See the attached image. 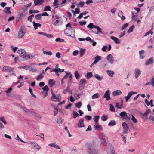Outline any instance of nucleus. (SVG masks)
<instances>
[{
  "label": "nucleus",
  "instance_id": "2f4dec72",
  "mask_svg": "<svg viewBox=\"0 0 154 154\" xmlns=\"http://www.w3.org/2000/svg\"><path fill=\"white\" fill-rule=\"evenodd\" d=\"M57 122L58 124H61L63 123L62 118L60 117H58L56 119Z\"/></svg>",
  "mask_w": 154,
  "mask_h": 154
},
{
  "label": "nucleus",
  "instance_id": "c03bdc74",
  "mask_svg": "<svg viewBox=\"0 0 154 154\" xmlns=\"http://www.w3.org/2000/svg\"><path fill=\"white\" fill-rule=\"evenodd\" d=\"M9 72H10L13 75L15 76L16 75V74L15 73L14 69L13 67H11Z\"/></svg>",
  "mask_w": 154,
  "mask_h": 154
},
{
  "label": "nucleus",
  "instance_id": "ea45409f",
  "mask_svg": "<svg viewBox=\"0 0 154 154\" xmlns=\"http://www.w3.org/2000/svg\"><path fill=\"white\" fill-rule=\"evenodd\" d=\"M134 27L135 26L134 25L130 27L129 29L127 31V33H129L131 32H132L133 31V29Z\"/></svg>",
  "mask_w": 154,
  "mask_h": 154
},
{
  "label": "nucleus",
  "instance_id": "4c0bfd02",
  "mask_svg": "<svg viewBox=\"0 0 154 154\" xmlns=\"http://www.w3.org/2000/svg\"><path fill=\"white\" fill-rule=\"evenodd\" d=\"M107 137L105 134L102 133H101L100 134L99 138L100 140L102 139L103 138H104Z\"/></svg>",
  "mask_w": 154,
  "mask_h": 154
},
{
  "label": "nucleus",
  "instance_id": "338daca9",
  "mask_svg": "<svg viewBox=\"0 0 154 154\" xmlns=\"http://www.w3.org/2000/svg\"><path fill=\"white\" fill-rule=\"evenodd\" d=\"M82 104V102H79L76 103V106L77 107L80 108L81 107Z\"/></svg>",
  "mask_w": 154,
  "mask_h": 154
},
{
  "label": "nucleus",
  "instance_id": "774afa93",
  "mask_svg": "<svg viewBox=\"0 0 154 154\" xmlns=\"http://www.w3.org/2000/svg\"><path fill=\"white\" fill-rule=\"evenodd\" d=\"M132 118L131 120L135 123H136L137 122V119L135 118V117L133 115H131Z\"/></svg>",
  "mask_w": 154,
  "mask_h": 154
},
{
  "label": "nucleus",
  "instance_id": "09e8293b",
  "mask_svg": "<svg viewBox=\"0 0 154 154\" xmlns=\"http://www.w3.org/2000/svg\"><path fill=\"white\" fill-rule=\"evenodd\" d=\"M44 11H51V8L49 6H45L44 9Z\"/></svg>",
  "mask_w": 154,
  "mask_h": 154
},
{
  "label": "nucleus",
  "instance_id": "0eeeda50",
  "mask_svg": "<svg viewBox=\"0 0 154 154\" xmlns=\"http://www.w3.org/2000/svg\"><path fill=\"white\" fill-rule=\"evenodd\" d=\"M29 143L34 147V149L36 151H38L42 149V147L39 145L35 141H29Z\"/></svg>",
  "mask_w": 154,
  "mask_h": 154
},
{
  "label": "nucleus",
  "instance_id": "aec40b11",
  "mask_svg": "<svg viewBox=\"0 0 154 154\" xmlns=\"http://www.w3.org/2000/svg\"><path fill=\"white\" fill-rule=\"evenodd\" d=\"M94 128L95 130L100 131L102 130V126L99 124L98 123H95L94 125Z\"/></svg>",
  "mask_w": 154,
  "mask_h": 154
},
{
  "label": "nucleus",
  "instance_id": "2eb2a0df",
  "mask_svg": "<svg viewBox=\"0 0 154 154\" xmlns=\"http://www.w3.org/2000/svg\"><path fill=\"white\" fill-rule=\"evenodd\" d=\"M119 115L122 118L125 119H130L129 118L128 115H127V114L126 112L125 111H123L121 112L120 114Z\"/></svg>",
  "mask_w": 154,
  "mask_h": 154
},
{
  "label": "nucleus",
  "instance_id": "58836bf2",
  "mask_svg": "<svg viewBox=\"0 0 154 154\" xmlns=\"http://www.w3.org/2000/svg\"><path fill=\"white\" fill-rule=\"evenodd\" d=\"M101 119L103 121H105L108 119V116L106 114L103 115L101 117Z\"/></svg>",
  "mask_w": 154,
  "mask_h": 154
},
{
  "label": "nucleus",
  "instance_id": "864d4df0",
  "mask_svg": "<svg viewBox=\"0 0 154 154\" xmlns=\"http://www.w3.org/2000/svg\"><path fill=\"white\" fill-rule=\"evenodd\" d=\"M70 89L69 86L68 85L66 88L65 90H64L63 91V93L64 94H65L68 92L70 91Z\"/></svg>",
  "mask_w": 154,
  "mask_h": 154
},
{
  "label": "nucleus",
  "instance_id": "412c9836",
  "mask_svg": "<svg viewBox=\"0 0 154 154\" xmlns=\"http://www.w3.org/2000/svg\"><path fill=\"white\" fill-rule=\"evenodd\" d=\"M110 38L112 39L113 40V41L116 44H119L120 43V40L118 39L117 37L113 36H112L110 37Z\"/></svg>",
  "mask_w": 154,
  "mask_h": 154
},
{
  "label": "nucleus",
  "instance_id": "7ed1b4c3",
  "mask_svg": "<svg viewBox=\"0 0 154 154\" xmlns=\"http://www.w3.org/2000/svg\"><path fill=\"white\" fill-rule=\"evenodd\" d=\"M27 9L26 7H23L19 11V14L16 18L17 21H19L23 19L26 15L27 13Z\"/></svg>",
  "mask_w": 154,
  "mask_h": 154
},
{
  "label": "nucleus",
  "instance_id": "680f3d73",
  "mask_svg": "<svg viewBox=\"0 0 154 154\" xmlns=\"http://www.w3.org/2000/svg\"><path fill=\"white\" fill-rule=\"evenodd\" d=\"M51 72H55V74L57 76H59L60 75L58 73V72L57 70V69H53L52 70H51Z\"/></svg>",
  "mask_w": 154,
  "mask_h": 154
},
{
  "label": "nucleus",
  "instance_id": "dca6fc26",
  "mask_svg": "<svg viewBox=\"0 0 154 154\" xmlns=\"http://www.w3.org/2000/svg\"><path fill=\"white\" fill-rule=\"evenodd\" d=\"M84 120L82 119H80L79 121L78 124V126L79 128L84 127L85 126V125L84 123Z\"/></svg>",
  "mask_w": 154,
  "mask_h": 154
},
{
  "label": "nucleus",
  "instance_id": "ddd939ff",
  "mask_svg": "<svg viewBox=\"0 0 154 154\" xmlns=\"http://www.w3.org/2000/svg\"><path fill=\"white\" fill-rule=\"evenodd\" d=\"M141 71L139 69L136 68L134 69L135 77L136 78H137L141 74Z\"/></svg>",
  "mask_w": 154,
  "mask_h": 154
},
{
  "label": "nucleus",
  "instance_id": "1a4fd4ad",
  "mask_svg": "<svg viewBox=\"0 0 154 154\" xmlns=\"http://www.w3.org/2000/svg\"><path fill=\"white\" fill-rule=\"evenodd\" d=\"M106 59L108 62L111 65H112L114 64V58L111 54H109L107 56Z\"/></svg>",
  "mask_w": 154,
  "mask_h": 154
},
{
  "label": "nucleus",
  "instance_id": "13d9d810",
  "mask_svg": "<svg viewBox=\"0 0 154 154\" xmlns=\"http://www.w3.org/2000/svg\"><path fill=\"white\" fill-rule=\"evenodd\" d=\"M110 108L109 110L112 112H114L115 111V109L114 106L112 104H110Z\"/></svg>",
  "mask_w": 154,
  "mask_h": 154
},
{
  "label": "nucleus",
  "instance_id": "39448f33",
  "mask_svg": "<svg viewBox=\"0 0 154 154\" xmlns=\"http://www.w3.org/2000/svg\"><path fill=\"white\" fill-rule=\"evenodd\" d=\"M52 96L51 97V100L54 102H59L61 99V97L59 94H55L52 93Z\"/></svg>",
  "mask_w": 154,
  "mask_h": 154
},
{
  "label": "nucleus",
  "instance_id": "6e6552de",
  "mask_svg": "<svg viewBox=\"0 0 154 154\" xmlns=\"http://www.w3.org/2000/svg\"><path fill=\"white\" fill-rule=\"evenodd\" d=\"M87 83V81L85 79H82L80 80L79 82V88L80 89H83Z\"/></svg>",
  "mask_w": 154,
  "mask_h": 154
},
{
  "label": "nucleus",
  "instance_id": "72a5a7b5",
  "mask_svg": "<svg viewBox=\"0 0 154 154\" xmlns=\"http://www.w3.org/2000/svg\"><path fill=\"white\" fill-rule=\"evenodd\" d=\"M58 2V0H54L53 2V5L55 8H57L59 7L60 5Z\"/></svg>",
  "mask_w": 154,
  "mask_h": 154
},
{
  "label": "nucleus",
  "instance_id": "37998d69",
  "mask_svg": "<svg viewBox=\"0 0 154 154\" xmlns=\"http://www.w3.org/2000/svg\"><path fill=\"white\" fill-rule=\"evenodd\" d=\"M99 116H94L93 118L94 121L95 122V123H98L99 119Z\"/></svg>",
  "mask_w": 154,
  "mask_h": 154
},
{
  "label": "nucleus",
  "instance_id": "5fc2aeb1",
  "mask_svg": "<svg viewBox=\"0 0 154 154\" xmlns=\"http://www.w3.org/2000/svg\"><path fill=\"white\" fill-rule=\"evenodd\" d=\"M85 49H81L79 53L80 56L82 57L84 54L85 53Z\"/></svg>",
  "mask_w": 154,
  "mask_h": 154
},
{
  "label": "nucleus",
  "instance_id": "6e6d98bb",
  "mask_svg": "<svg viewBox=\"0 0 154 154\" xmlns=\"http://www.w3.org/2000/svg\"><path fill=\"white\" fill-rule=\"evenodd\" d=\"M0 121L2 122L5 125H6L7 124V122L4 117H0Z\"/></svg>",
  "mask_w": 154,
  "mask_h": 154
},
{
  "label": "nucleus",
  "instance_id": "423d86ee",
  "mask_svg": "<svg viewBox=\"0 0 154 154\" xmlns=\"http://www.w3.org/2000/svg\"><path fill=\"white\" fill-rule=\"evenodd\" d=\"M74 28L72 26H70L69 28H66L64 31V33L69 36H71V34L74 33Z\"/></svg>",
  "mask_w": 154,
  "mask_h": 154
},
{
  "label": "nucleus",
  "instance_id": "b1692460",
  "mask_svg": "<svg viewBox=\"0 0 154 154\" xmlns=\"http://www.w3.org/2000/svg\"><path fill=\"white\" fill-rule=\"evenodd\" d=\"M33 26H34V29L35 30L37 29H38V27H41V25L38 23H36L35 21H33Z\"/></svg>",
  "mask_w": 154,
  "mask_h": 154
},
{
  "label": "nucleus",
  "instance_id": "f03ea898",
  "mask_svg": "<svg viewBox=\"0 0 154 154\" xmlns=\"http://www.w3.org/2000/svg\"><path fill=\"white\" fill-rule=\"evenodd\" d=\"M86 149L89 154H96L94 146L90 143H86L85 144Z\"/></svg>",
  "mask_w": 154,
  "mask_h": 154
},
{
  "label": "nucleus",
  "instance_id": "9d476101",
  "mask_svg": "<svg viewBox=\"0 0 154 154\" xmlns=\"http://www.w3.org/2000/svg\"><path fill=\"white\" fill-rule=\"evenodd\" d=\"M23 67V69L25 70H29V71H32L33 72H35L37 71L35 68L32 66L26 65L24 66V67Z\"/></svg>",
  "mask_w": 154,
  "mask_h": 154
},
{
  "label": "nucleus",
  "instance_id": "a18cd8bd",
  "mask_svg": "<svg viewBox=\"0 0 154 154\" xmlns=\"http://www.w3.org/2000/svg\"><path fill=\"white\" fill-rule=\"evenodd\" d=\"M93 76V75L92 72H89L87 73L86 75V77L87 79L91 78Z\"/></svg>",
  "mask_w": 154,
  "mask_h": 154
},
{
  "label": "nucleus",
  "instance_id": "69168bd1",
  "mask_svg": "<svg viewBox=\"0 0 154 154\" xmlns=\"http://www.w3.org/2000/svg\"><path fill=\"white\" fill-rule=\"evenodd\" d=\"M74 74L76 79H77L79 78L80 75L77 71L75 72Z\"/></svg>",
  "mask_w": 154,
  "mask_h": 154
},
{
  "label": "nucleus",
  "instance_id": "4468645a",
  "mask_svg": "<svg viewBox=\"0 0 154 154\" xmlns=\"http://www.w3.org/2000/svg\"><path fill=\"white\" fill-rule=\"evenodd\" d=\"M122 125L123 126V128L124 129L123 133L124 134L127 133V131L129 128L127 124L125 122H124L122 124Z\"/></svg>",
  "mask_w": 154,
  "mask_h": 154
},
{
  "label": "nucleus",
  "instance_id": "49530a36",
  "mask_svg": "<svg viewBox=\"0 0 154 154\" xmlns=\"http://www.w3.org/2000/svg\"><path fill=\"white\" fill-rule=\"evenodd\" d=\"M116 121L114 120H111L108 124L109 126H113L116 125Z\"/></svg>",
  "mask_w": 154,
  "mask_h": 154
},
{
  "label": "nucleus",
  "instance_id": "9b49d317",
  "mask_svg": "<svg viewBox=\"0 0 154 154\" xmlns=\"http://www.w3.org/2000/svg\"><path fill=\"white\" fill-rule=\"evenodd\" d=\"M111 92L109 90H107L103 95V97L106 99L107 101L110 100Z\"/></svg>",
  "mask_w": 154,
  "mask_h": 154
},
{
  "label": "nucleus",
  "instance_id": "3c124183",
  "mask_svg": "<svg viewBox=\"0 0 154 154\" xmlns=\"http://www.w3.org/2000/svg\"><path fill=\"white\" fill-rule=\"evenodd\" d=\"M84 5V2L82 1H80L78 4L77 6L79 7H83Z\"/></svg>",
  "mask_w": 154,
  "mask_h": 154
},
{
  "label": "nucleus",
  "instance_id": "f8f14e48",
  "mask_svg": "<svg viewBox=\"0 0 154 154\" xmlns=\"http://www.w3.org/2000/svg\"><path fill=\"white\" fill-rule=\"evenodd\" d=\"M137 93V92L134 91H130L128 92V94L127 96H125L124 98L126 102H127L129 99L134 94H136Z\"/></svg>",
  "mask_w": 154,
  "mask_h": 154
},
{
  "label": "nucleus",
  "instance_id": "79ce46f5",
  "mask_svg": "<svg viewBox=\"0 0 154 154\" xmlns=\"http://www.w3.org/2000/svg\"><path fill=\"white\" fill-rule=\"evenodd\" d=\"M100 96V94L98 93H97L94 94L92 96V99H95L98 98Z\"/></svg>",
  "mask_w": 154,
  "mask_h": 154
},
{
  "label": "nucleus",
  "instance_id": "bb28decb",
  "mask_svg": "<svg viewBox=\"0 0 154 154\" xmlns=\"http://www.w3.org/2000/svg\"><path fill=\"white\" fill-rule=\"evenodd\" d=\"M95 28L97 29V31L95 33L97 34H103V32L102 31V29L100 28L99 26H97L95 27Z\"/></svg>",
  "mask_w": 154,
  "mask_h": 154
},
{
  "label": "nucleus",
  "instance_id": "c85d7f7f",
  "mask_svg": "<svg viewBox=\"0 0 154 154\" xmlns=\"http://www.w3.org/2000/svg\"><path fill=\"white\" fill-rule=\"evenodd\" d=\"M144 51L143 50H141L139 51V53L140 55V58L141 59H143L145 57L144 53Z\"/></svg>",
  "mask_w": 154,
  "mask_h": 154
},
{
  "label": "nucleus",
  "instance_id": "bf43d9fd",
  "mask_svg": "<svg viewBox=\"0 0 154 154\" xmlns=\"http://www.w3.org/2000/svg\"><path fill=\"white\" fill-rule=\"evenodd\" d=\"M39 12V11L38 10H30L29 13L30 14H32V13H38Z\"/></svg>",
  "mask_w": 154,
  "mask_h": 154
},
{
  "label": "nucleus",
  "instance_id": "393cba45",
  "mask_svg": "<svg viewBox=\"0 0 154 154\" xmlns=\"http://www.w3.org/2000/svg\"><path fill=\"white\" fill-rule=\"evenodd\" d=\"M153 63V58L152 57L147 60L145 63L146 65H148L150 64Z\"/></svg>",
  "mask_w": 154,
  "mask_h": 154
},
{
  "label": "nucleus",
  "instance_id": "5701e85b",
  "mask_svg": "<svg viewBox=\"0 0 154 154\" xmlns=\"http://www.w3.org/2000/svg\"><path fill=\"white\" fill-rule=\"evenodd\" d=\"M44 2L43 0H34V4L35 6L42 4Z\"/></svg>",
  "mask_w": 154,
  "mask_h": 154
},
{
  "label": "nucleus",
  "instance_id": "8fccbe9b",
  "mask_svg": "<svg viewBox=\"0 0 154 154\" xmlns=\"http://www.w3.org/2000/svg\"><path fill=\"white\" fill-rule=\"evenodd\" d=\"M100 140L102 142L104 143V145H105L107 144L108 140L107 137H106L104 138H103L102 139H101Z\"/></svg>",
  "mask_w": 154,
  "mask_h": 154
},
{
  "label": "nucleus",
  "instance_id": "e2e57ef3",
  "mask_svg": "<svg viewBox=\"0 0 154 154\" xmlns=\"http://www.w3.org/2000/svg\"><path fill=\"white\" fill-rule=\"evenodd\" d=\"M29 90L32 97H33L34 98H36V97L35 95L34 94H33V92L32 91V90L31 88H29Z\"/></svg>",
  "mask_w": 154,
  "mask_h": 154
},
{
  "label": "nucleus",
  "instance_id": "a211bd4d",
  "mask_svg": "<svg viewBox=\"0 0 154 154\" xmlns=\"http://www.w3.org/2000/svg\"><path fill=\"white\" fill-rule=\"evenodd\" d=\"M101 60V57L99 55H97L94 58V61L92 63V65H94L97 63L100 60Z\"/></svg>",
  "mask_w": 154,
  "mask_h": 154
},
{
  "label": "nucleus",
  "instance_id": "20e7f679",
  "mask_svg": "<svg viewBox=\"0 0 154 154\" xmlns=\"http://www.w3.org/2000/svg\"><path fill=\"white\" fill-rule=\"evenodd\" d=\"M52 24L55 26H58L60 25L62 22L61 21V18L57 15L54 16V15L52 16Z\"/></svg>",
  "mask_w": 154,
  "mask_h": 154
},
{
  "label": "nucleus",
  "instance_id": "f257e3e1",
  "mask_svg": "<svg viewBox=\"0 0 154 154\" xmlns=\"http://www.w3.org/2000/svg\"><path fill=\"white\" fill-rule=\"evenodd\" d=\"M18 53L23 58L24 60H27L29 59H31L36 56L35 54H28L26 51L23 49H18L17 51Z\"/></svg>",
  "mask_w": 154,
  "mask_h": 154
},
{
  "label": "nucleus",
  "instance_id": "0e129e2a",
  "mask_svg": "<svg viewBox=\"0 0 154 154\" xmlns=\"http://www.w3.org/2000/svg\"><path fill=\"white\" fill-rule=\"evenodd\" d=\"M73 117L74 118H76L78 115V113L76 111H73Z\"/></svg>",
  "mask_w": 154,
  "mask_h": 154
},
{
  "label": "nucleus",
  "instance_id": "7c9ffc66",
  "mask_svg": "<svg viewBox=\"0 0 154 154\" xmlns=\"http://www.w3.org/2000/svg\"><path fill=\"white\" fill-rule=\"evenodd\" d=\"M25 33L24 31H19L18 33V37L19 39L22 38L23 37Z\"/></svg>",
  "mask_w": 154,
  "mask_h": 154
},
{
  "label": "nucleus",
  "instance_id": "473e14b6",
  "mask_svg": "<svg viewBox=\"0 0 154 154\" xmlns=\"http://www.w3.org/2000/svg\"><path fill=\"white\" fill-rule=\"evenodd\" d=\"M48 84L50 87H52L55 84V82L52 79H50L49 81Z\"/></svg>",
  "mask_w": 154,
  "mask_h": 154
},
{
  "label": "nucleus",
  "instance_id": "de8ad7c7",
  "mask_svg": "<svg viewBox=\"0 0 154 154\" xmlns=\"http://www.w3.org/2000/svg\"><path fill=\"white\" fill-rule=\"evenodd\" d=\"M43 75L42 74H40L38 75L36 78V80L38 81H41L43 78Z\"/></svg>",
  "mask_w": 154,
  "mask_h": 154
},
{
  "label": "nucleus",
  "instance_id": "c9c22d12",
  "mask_svg": "<svg viewBox=\"0 0 154 154\" xmlns=\"http://www.w3.org/2000/svg\"><path fill=\"white\" fill-rule=\"evenodd\" d=\"M123 103H119L118 102L116 103V106L117 108L119 109H121L123 107Z\"/></svg>",
  "mask_w": 154,
  "mask_h": 154
},
{
  "label": "nucleus",
  "instance_id": "a878e982",
  "mask_svg": "<svg viewBox=\"0 0 154 154\" xmlns=\"http://www.w3.org/2000/svg\"><path fill=\"white\" fill-rule=\"evenodd\" d=\"M48 146L50 147L54 148L57 149H60V147L57 144L55 143L49 144H48Z\"/></svg>",
  "mask_w": 154,
  "mask_h": 154
},
{
  "label": "nucleus",
  "instance_id": "f704fd0d",
  "mask_svg": "<svg viewBox=\"0 0 154 154\" xmlns=\"http://www.w3.org/2000/svg\"><path fill=\"white\" fill-rule=\"evenodd\" d=\"M38 34H39L42 35H43L49 38H51L53 37V35H52L48 34L46 33H44L42 32H38Z\"/></svg>",
  "mask_w": 154,
  "mask_h": 154
},
{
  "label": "nucleus",
  "instance_id": "603ef678",
  "mask_svg": "<svg viewBox=\"0 0 154 154\" xmlns=\"http://www.w3.org/2000/svg\"><path fill=\"white\" fill-rule=\"evenodd\" d=\"M97 26H95L94 25L93 23H90V24L87 26V27L88 28H90L91 29H92L93 28H95V27Z\"/></svg>",
  "mask_w": 154,
  "mask_h": 154
},
{
  "label": "nucleus",
  "instance_id": "f3484780",
  "mask_svg": "<svg viewBox=\"0 0 154 154\" xmlns=\"http://www.w3.org/2000/svg\"><path fill=\"white\" fill-rule=\"evenodd\" d=\"M19 106L24 112L29 114H32V112H31L30 110L27 109L26 108H25L24 106L20 105Z\"/></svg>",
  "mask_w": 154,
  "mask_h": 154
},
{
  "label": "nucleus",
  "instance_id": "4be33fe9",
  "mask_svg": "<svg viewBox=\"0 0 154 154\" xmlns=\"http://www.w3.org/2000/svg\"><path fill=\"white\" fill-rule=\"evenodd\" d=\"M122 94V92L121 91L119 90L115 91L112 92V94L114 96L120 95H121Z\"/></svg>",
  "mask_w": 154,
  "mask_h": 154
},
{
  "label": "nucleus",
  "instance_id": "052dcab7",
  "mask_svg": "<svg viewBox=\"0 0 154 154\" xmlns=\"http://www.w3.org/2000/svg\"><path fill=\"white\" fill-rule=\"evenodd\" d=\"M43 53L45 54L48 55H52V53L51 51H43Z\"/></svg>",
  "mask_w": 154,
  "mask_h": 154
},
{
  "label": "nucleus",
  "instance_id": "cd10ccee",
  "mask_svg": "<svg viewBox=\"0 0 154 154\" xmlns=\"http://www.w3.org/2000/svg\"><path fill=\"white\" fill-rule=\"evenodd\" d=\"M11 68V67L7 66H4L2 69V71L5 72H9Z\"/></svg>",
  "mask_w": 154,
  "mask_h": 154
},
{
  "label": "nucleus",
  "instance_id": "4d7b16f0",
  "mask_svg": "<svg viewBox=\"0 0 154 154\" xmlns=\"http://www.w3.org/2000/svg\"><path fill=\"white\" fill-rule=\"evenodd\" d=\"M128 26V23H127L123 25L121 29V30H123L125 29H126Z\"/></svg>",
  "mask_w": 154,
  "mask_h": 154
},
{
  "label": "nucleus",
  "instance_id": "c756f323",
  "mask_svg": "<svg viewBox=\"0 0 154 154\" xmlns=\"http://www.w3.org/2000/svg\"><path fill=\"white\" fill-rule=\"evenodd\" d=\"M107 73L109 76L112 77L115 74V72L113 71L110 70H107Z\"/></svg>",
  "mask_w": 154,
  "mask_h": 154
},
{
  "label": "nucleus",
  "instance_id": "a19ab883",
  "mask_svg": "<svg viewBox=\"0 0 154 154\" xmlns=\"http://www.w3.org/2000/svg\"><path fill=\"white\" fill-rule=\"evenodd\" d=\"M10 7H5L4 10V11L6 13L11 14V12L10 11Z\"/></svg>",
  "mask_w": 154,
  "mask_h": 154
},
{
  "label": "nucleus",
  "instance_id": "e433bc0d",
  "mask_svg": "<svg viewBox=\"0 0 154 154\" xmlns=\"http://www.w3.org/2000/svg\"><path fill=\"white\" fill-rule=\"evenodd\" d=\"M94 76L99 81L101 80L103 78V76H100V75L97 74H95Z\"/></svg>",
  "mask_w": 154,
  "mask_h": 154
},
{
  "label": "nucleus",
  "instance_id": "6ab92c4d",
  "mask_svg": "<svg viewBox=\"0 0 154 154\" xmlns=\"http://www.w3.org/2000/svg\"><path fill=\"white\" fill-rule=\"evenodd\" d=\"M85 40L87 41H89L90 43H92V45L93 46H95L96 45V42H94V40L92 39L91 38L89 37H86L85 38Z\"/></svg>",
  "mask_w": 154,
  "mask_h": 154
}]
</instances>
